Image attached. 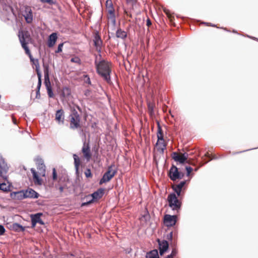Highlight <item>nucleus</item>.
Segmentation results:
<instances>
[{"label":"nucleus","instance_id":"f257e3e1","mask_svg":"<svg viewBox=\"0 0 258 258\" xmlns=\"http://www.w3.org/2000/svg\"><path fill=\"white\" fill-rule=\"evenodd\" d=\"M97 73L108 83L110 81L111 69L109 63L104 60L96 64Z\"/></svg>","mask_w":258,"mask_h":258},{"label":"nucleus","instance_id":"f03ea898","mask_svg":"<svg viewBox=\"0 0 258 258\" xmlns=\"http://www.w3.org/2000/svg\"><path fill=\"white\" fill-rule=\"evenodd\" d=\"M37 168V171L34 168H31V171L33 175V179L35 184L40 185L42 184V179L41 177L45 176V166L43 163H39Z\"/></svg>","mask_w":258,"mask_h":258},{"label":"nucleus","instance_id":"7ed1b4c3","mask_svg":"<svg viewBox=\"0 0 258 258\" xmlns=\"http://www.w3.org/2000/svg\"><path fill=\"white\" fill-rule=\"evenodd\" d=\"M68 118L71 129L74 130L82 128L81 116L75 109L72 110Z\"/></svg>","mask_w":258,"mask_h":258},{"label":"nucleus","instance_id":"20e7f679","mask_svg":"<svg viewBox=\"0 0 258 258\" xmlns=\"http://www.w3.org/2000/svg\"><path fill=\"white\" fill-rule=\"evenodd\" d=\"M106 11L107 13L108 25H111L112 30H114L116 24L115 10L111 1H107Z\"/></svg>","mask_w":258,"mask_h":258},{"label":"nucleus","instance_id":"39448f33","mask_svg":"<svg viewBox=\"0 0 258 258\" xmlns=\"http://www.w3.org/2000/svg\"><path fill=\"white\" fill-rule=\"evenodd\" d=\"M29 57L30 60L32 64L35 67V70L38 78V83L37 85V94H39V90L40 88L41 85V73L40 71V65L39 60L38 59H34L32 55H31V53L30 52V51H29V52H25Z\"/></svg>","mask_w":258,"mask_h":258},{"label":"nucleus","instance_id":"423d86ee","mask_svg":"<svg viewBox=\"0 0 258 258\" xmlns=\"http://www.w3.org/2000/svg\"><path fill=\"white\" fill-rule=\"evenodd\" d=\"M19 37L23 48L25 52H29V49L27 46V44L30 41L31 38L29 33L28 31H21L19 32Z\"/></svg>","mask_w":258,"mask_h":258},{"label":"nucleus","instance_id":"0eeeda50","mask_svg":"<svg viewBox=\"0 0 258 258\" xmlns=\"http://www.w3.org/2000/svg\"><path fill=\"white\" fill-rule=\"evenodd\" d=\"M167 200L169 206L173 210L178 211L181 207V203L177 199L175 193L170 194L168 196Z\"/></svg>","mask_w":258,"mask_h":258},{"label":"nucleus","instance_id":"6e6552de","mask_svg":"<svg viewBox=\"0 0 258 258\" xmlns=\"http://www.w3.org/2000/svg\"><path fill=\"white\" fill-rule=\"evenodd\" d=\"M168 175L171 180L175 181L176 180L182 179L183 177L184 174L183 172H179L178 168L173 165L171 167Z\"/></svg>","mask_w":258,"mask_h":258},{"label":"nucleus","instance_id":"1a4fd4ad","mask_svg":"<svg viewBox=\"0 0 258 258\" xmlns=\"http://www.w3.org/2000/svg\"><path fill=\"white\" fill-rule=\"evenodd\" d=\"M116 171L112 169V166L108 167L107 171L104 174L102 178L99 181V184H102L104 183L108 182L115 175Z\"/></svg>","mask_w":258,"mask_h":258},{"label":"nucleus","instance_id":"9d476101","mask_svg":"<svg viewBox=\"0 0 258 258\" xmlns=\"http://www.w3.org/2000/svg\"><path fill=\"white\" fill-rule=\"evenodd\" d=\"M81 151L83 155V158L87 162L90 161L92 158V153L89 142H84Z\"/></svg>","mask_w":258,"mask_h":258},{"label":"nucleus","instance_id":"9b49d317","mask_svg":"<svg viewBox=\"0 0 258 258\" xmlns=\"http://www.w3.org/2000/svg\"><path fill=\"white\" fill-rule=\"evenodd\" d=\"M9 167L3 158H0V176L5 180H8Z\"/></svg>","mask_w":258,"mask_h":258},{"label":"nucleus","instance_id":"f8f14e48","mask_svg":"<svg viewBox=\"0 0 258 258\" xmlns=\"http://www.w3.org/2000/svg\"><path fill=\"white\" fill-rule=\"evenodd\" d=\"M187 182V180H183L178 184H174L172 185V188L176 193L178 197H180L182 192L185 190V185Z\"/></svg>","mask_w":258,"mask_h":258},{"label":"nucleus","instance_id":"ddd939ff","mask_svg":"<svg viewBox=\"0 0 258 258\" xmlns=\"http://www.w3.org/2000/svg\"><path fill=\"white\" fill-rule=\"evenodd\" d=\"M104 191L105 189L104 188H100L98 189L97 191L91 194V197L93 198L92 200L87 203H83L82 205H87L90 203H92L93 200H97L101 199L104 194Z\"/></svg>","mask_w":258,"mask_h":258},{"label":"nucleus","instance_id":"4468645a","mask_svg":"<svg viewBox=\"0 0 258 258\" xmlns=\"http://www.w3.org/2000/svg\"><path fill=\"white\" fill-rule=\"evenodd\" d=\"M177 216L165 215L164 217V223L167 227H171L175 225Z\"/></svg>","mask_w":258,"mask_h":258},{"label":"nucleus","instance_id":"2eb2a0df","mask_svg":"<svg viewBox=\"0 0 258 258\" xmlns=\"http://www.w3.org/2000/svg\"><path fill=\"white\" fill-rule=\"evenodd\" d=\"M42 215V213H38L34 215H31L32 228H34L36 226L37 223H39L40 225H44V223L41 219V216Z\"/></svg>","mask_w":258,"mask_h":258},{"label":"nucleus","instance_id":"dca6fc26","mask_svg":"<svg viewBox=\"0 0 258 258\" xmlns=\"http://www.w3.org/2000/svg\"><path fill=\"white\" fill-rule=\"evenodd\" d=\"M23 16L27 23H31L33 21V14L31 8L30 6L25 7Z\"/></svg>","mask_w":258,"mask_h":258},{"label":"nucleus","instance_id":"f3484780","mask_svg":"<svg viewBox=\"0 0 258 258\" xmlns=\"http://www.w3.org/2000/svg\"><path fill=\"white\" fill-rule=\"evenodd\" d=\"M55 119L59 124H63L64 122V112L62 109L56 111Z\"/></svg>","mask_w":258,"mask_h":258},{"label":"nucleus","instance_id":"a211bd4d","mask_svg":"<svg viewBox=\"0 0 258 258\" xmlns=\"http://www.w3.org/2000/svg\"><path fill=\"white\" fill-rule=\"evenodd\" d=\"M24 192L26 198L36 199L39 197V194L34 189L30 188H28L24 190Z\"/></svg>","mask_w":258,"mask_h":258},{"label":"nucleus","instance_id":"6ab92c4d","mask_svg":"<svg viewBox=\"0 0 258 258\" xmlns=\"http://www.w3.org/2000/svg\"><path fill=\"white\" fill-rule=\"evenodd\" d=\"M166 145L165 143L164 140H157L156 144V148L160 154H163L164 150L166 149Z\"/></svg>","mask_w":258,"mask_h":258},{"label":"nucleus","instance_id":"aec40b11","mask_svg":"<svg viewBox=\"0 0 258 258\" xmlns=\"http://www.w3.org/2000/svg\"><path fill=\"white\" fill-rule=\"evenodd\" d=\"M158 242L159 245L160 253L161 255H162L168 249L169 244L166 240H163L162 241H160L159 240H158Z\"/></svg>","mask_w":258,"mask_h":258},{"label":"nucleus","instance_id":"412c9836","mask_svg":"<svg viewBox=\"0 0 258 258\" xmlns=\"http://www.w3.org/2000/svg\"><path fill=\"white\" fill-rule=\"evenodd\" d=\"M172 158L175 161H178L180 163H183L185 162L184 157L181 153L173 152L172 153Z\"/></svg>","mask_w":258,"mask_h":258},{"label":"nucleus","instance_id":"4be33fe9","mask_svg":"<svg viewBox=\"0 0 258 258\" xmlns=\"http://www.w3.org/2000/svg\"><path fill=\"white\" fill-rule=\"evenodd\" d=\"M57 39V35L56 33H53L50 35L48 40V46L49 47H53L55 45Z\"/></svg>","mask_w":258,"mask_h":258},{"label":"nucleus","instance_id":"5701e85b","mask_svg":"<svg viewBox=\"0 0 258 258\" xmlns=\"http://www.w3.org/2000/svg\"><path fill=\"white\" fill-rule=\"evenodd\" d=\"M94 45L96 48L97 50L100 51L102 41L101 39L100 36L98 34H96L94 39L93 40Z\"/></svg>","mask_w":258,"mask_h":258},{"label":"nucleus","instance_id":"b1692460","mask_svg":"<svg viewBox=\"0 0 258 258\" xmlns=\"http://www.w3.org/2000/svg\"><path fill=\"white\" fill-rule=\"evenodd\" d=\"M44 84L46 87L48 95L49 97L52 98L54 97V94L52 92L51 85L50 81L44 82Z\"/></svg>","mask_w":258,"mask_h":258},{"label":"nucleus","instance_id":"393cba45","mask_svg":"<svg viewBox=\"0 0 258 258\" xmlns=\"http://www.w3.org/2000/svg\"><path fill=\"white\" fill-rule=\"evenodd\" d=\"M11 229L16 232H23L25 230V227L17 223H13L11 226Z\"/></svg>","mask_w":258,"mask_h":258},{"label":"nucleus","instance_id":"a878e982","mask_svg":"<svg viewBox=\"0 0 258 258\" xmlns=\"http://www.w3.org/2000/svg\"><path fill=\"white\" fill-rule=\"evenodd\" d=\"M116 36L119 38L124 39L127 37V33L121 29H118L116 32Z\"/></svg>","mask_w":258,"mask_h":258},{"label":"nucleus","instance_id":"bb28decb","mask_svg":"<svg viewBox=\"0 0 258 258\" xmlns=\"http://www.w3.org/2000/svg\"><path fill=\"white\" fill-rule=\"evenodd\" d=\"M73 158L74 159V165L76 172H78L79 168L81 164L80 159L76 154L73 155Z\"/></svg>","mask_w":258,"mask_h":258},{"label":"nucleus","instance_id":"cd10ccee","mask_svg":"<svg viewBox=\"0 0 258 258\" xmlns=\"http://www.w3.org/2000/svg\"><path fill=\"white\" fill-rule=\"evenodd\" d=\"M44 74V82L50 81L49 77V66L48 65L43 64Z\"/></svg>","mask_w":258,"mask_h":258},{"label":"nucleus","instance_id":"c85d7f7f","mask_svg":"<svg viewBox=\"0 0 258 258\" xmlns=\"http://www.w3.org/2000/svg\"><path fill=\"white\" fill-rule=\"evenodd\" d=\"M71 94V90L70 88L65 87L61 90V95L63 97H68Z\"/></svg>","mask_w":258,"mask_h":258},{"label":"nucleus","instance_id":"c756f323","mask_svg":"<svg viewBox=\"0 0 258 258\" xmlns=\"http://www.w3.org/2000/svg\"><path fill=\"white\" fill-rule=\"evenodd\" d=\"M147 258H159L157 250L154 249L147 253Z\"/></svg>","mask_w":258,"mask_h":258},{"label":"nucleus","instance_id":"7c9ffc66","mask_svg":"<svg viewBox=\"0 0 258 258\" xmlns=\"http://www.w3.org/2000/svg\"><path fill=\"white\" fill-rule=\"evenodd\" d=\"M155 105L154 103H149L148 104V112L150 115L151 117H153L155 116L154 113V109Z\"/></svg>","mask_w":258,"mask_h":258},{"label":"nucleus","instance_id":"2f4dec72","mask_svg":"<svg viewBox=\"0 0 258 258\" xmlns=\"http://www.w3.org/2000/svg\"><path fill=\"white\" fill-rule=\"evenodd\" d=\"M157 136L158 140L164 139L163 131L159 123H158V131Z\"/></svg>","mask_w":258,"mask_h":258},{"label":"nucleus","instance_id":"473e14b6","mask_svg":"<svg viewBox=\"0 0 258 258\" xmlns=\"http://www.w3.org/2000/svg\"><path fill=\"white\" fill-rule=\"evenodd\" d=\"M15 197L19 200H22L25 199V195L24 190H21L20 191L16 192L14 193Z\"/></svg>","mask_w":258,"mask_h":258},{"label":"nucleus","instance_id":"72a5a7b5","mask_svg":"<svg viewBox=\"0 0 258 258\" xmlns=\"http://www.w3.org/2000/svg\"><path fill=\"white\" fill-rule=\"evenodd\" d=\"M0 190L4 191H8L10 190V186L6 183H0Z\"/></svg>","mask_w":258,"mask_h":258},{"label":"nucleus","instance_id":"f704fd0d","mask_svg":"<svg viewBox=\"0 0 258 258\" xmlns=\"http://www.w3.org/2000/svg\"><path fill=\"white\" fill-rule=\"evenodd\" d=\"M131 3H132V8L130 10V11L126 10V9L124 10V14L125 15H126L127 16L129 17L130 18H132L131 10H133V5L134 4L136 3H133V2H131Z\"/></svg>","mask_w":258,"mask_h":258},{"label":"nucleus","instance_id":"c9c22d12","mask_svg":"<svg viewBox=\"0 0 258 258\" xmlns=\"http://www.w3.org/2000/svg\"><path fill=\"white\" fill-rule=\"evenodd\" d=\"M205 156L210 158L209 161L212 159H217L218 157L216 155H211L208 152L205 154Z\"/></svg>","mask_w":258,"mask_h":258},{"label":"nucleus","instance_id":"e433bc0d","mask_svg":"<svg viewBox=\"0 0 258 258\" xmlns=\"http://www.w3.org/2000/svg\"><path fill=\"white\" fill-rule=\"evenodd\" d=\"M71 62L77 63L78 64L81 63V59L78 57H74L71 58Z\"/></svg>","mask_w":258,"mask_h":258},{"label":"nucleus","instance_id":"4c0bfd02","mask_svg":"<svg viewBox=\"0 0 258 258\" xmlns=\"http://www.w3.org/2000/svg\"><path fill=\"white\" fill-rule=\"evenodd\" d=\"M85 176L87 177H92V174L91 173V170L90 169H87L86 171L85 172Z\"/></svg>","mask_w":258,"mask_h":258},{"label":"nucleus","instance_id":"58836bf2","mask_svg":"<svg viewBox=\"0 0 258 258\" xmlns=\"http://www.w3.org/2000/svg\"><path fill=\"white\" fill-rule=\"evenodd\" d=\"M185 169L187 171V176H188L190 175L191 172L193 170V169L192 167H191L190 166H186Z\"/></svg>","mask_w":258,"mask_h":258},{"label":"nucleus","instance_id":"ea45409f","mask_svg":"<svg viewBox=\"0 0 258 258\" xmlns=\"http://www.w3.org/2000/svg\"><path fill=\"white\" fill-rule=\"evenodd\" d=\"M177 253V250L176 248H173L170 255H169L171 258H173Z\"/></svg>","mask_w":258,"mask_h":258},{"label":"nucleus","instance_id":"a19ab883","mask_svg":"<svg viewBox=\"0 0 258 258\" xmlns=\"http://www.w3.org/2000/svg\"><path fill=\"white\" fill-rule=\"evenodd\" d=\"M52 178L54 180H56L57 179V173L55 168L53 169Z\"/></svg>","mask_w":258,"mask_h":258},{"label":"nucleus","instance_id":"79ce46f5","mask_svg":"<svg viewBox=\"0 0 258 258\" xmlns=\"http://www.w3.org/2000/svg\"><path fill=\"white\" fill-rule=\"evenodd\" d=\"M63 43H60L58 45L57 49L55 51L56 53H59L62 51V47L63 46Z\"/></svg>","mask_w":258,"mask_h":258},{"label":"nucleus","instance_id":"37998d69","mask_svg":"<svg viewBox=\"0 0 258 258\" xmlns=\"http://www.w3.org/2000/svg\"><path fill=\"white\" fill-rule=\"evenodd\" d=\"M5 232V229L3 225H0V235H4Z\"/></svg>","mask_w":258,"mask_h":258},{"label":"nucleus","instance_id":"c03bdc74","mask_svg":"<svg viewBox=\"0 0 258 258\" xmlns=\"http://www.w3.org/2000/svg\"><path fill=\"white\" fill-rule=\"evenodd\" d=\"M41 2L42 3H47L48 4L51 5L53 4V0H40Z\"/></svg>","mask_w":258,"mask_h":258},{"label":"nucleus","instance_id":"a18cd8bd","mask_svg":"<svg viewBox=\"0 0 258 258\" xmlns=\"http://www.w3.org/2000/svg\"><path fill=\"white\" fill-rule=\"evenodd\" d=\"M146 25L147 26L149 27L150 26H151L152 25V22H151V21L150 20V19L148 18L147 20V21H146Z\"/></svg>","mask_w":258,"mask_h":258},{"label":"nucleus","instance_id":"49530a36","mask_svg":"<svg viewBox=\"0 0 258 258\" xmlns=\"http://www.w3.org/2000/svg\"><path fill=\"white\" fill-rule=\"evenodd\" d=\"M182 155L184 156L185 160L186 161L188 158V154L187 153H182Z\"/></svg>","mask_w":258,"mask_h":258},{"label":"nucleus","instance_id":"de8ad7c7","mask_svg":"<svg viewBox=\"0 0 258 258\" xmlns=\"http://www.w3.org/2000/svg\"><path fill=\"white\" fill-rule=\"evenodd\" d=\"M172 235H173L172 232H170V233L167 235V238L168 239H172Z\"/></svg>","mask_w":258,"mask_h":258},{"label":"nucleus","instance_id":"09e8293b","mask_svg":"<svg viewBox=\"0 0 258 258\" xmlns=\"http://www.w3.org/2000/svg\"><path fill=\"white\" fill-rule=\"evenodd\" d=\"M12 120H13V122L14 124H17V119L16 118L14 117V116H12Z\"/></svg>","mask_w":258,"mask_h":258},{"label":"nucleus","instance_id":"8fccbe9b","mask_svg":"<svg viewBox=\"0 0 258 258\" xmlns=\"http://www.w3.org/2000/svg\"><path fill=\"white\" fill-rule=\"evenodd\" d=\"M137 0H126L127 3H130V2L136 3Z\"/></svg>","mask_w":258,"mask_h":258},{"label":"nucleus","instance_id":"3c124183","mask_svg":"<svg viewBox=\"0 0 258 258\" xmlns=\"http://www.w3.org/2000/svg\"><path fill=\"white\" fill-rule=\"evenodd\" d=\"M86 77H87V82L88 84H91V81H90V78L88 77V76H86Z\"/></svg>","mask_w":258,"mask_h":258},{"label":"nucleus","instance_id":"603ef678","mask_svg":"<svg viewBox=\"0 0 258 258\" xmlns=\"http://www.w3.org/2000/svg\"><path fill=\"white\" fill-rule=\"evenodd\" d=\"M59 190L60 191V192H62L63 190V187L62 186H60L59 187Z\"/></svg>","mask_w":258,"mask_h":258}]
</instances>
